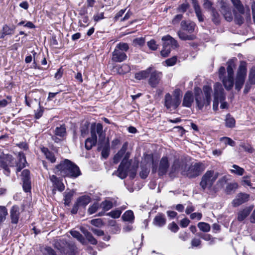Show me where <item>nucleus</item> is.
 I'll use <instances>...</instances> for the list:
<instances>
[{
    "mask_svg": "<svg viewBox=\"0 0 255 255\" xmlns=\"http://www.w3.org/2000/svg\"><path fill=\"white\" fill-rule=\"evenodd\" d=\"M194 91L196 104L199 109L202 110L204 107H207L210 105L212 94V89L210 86H204L202 90L199 87H195Z\"/></svg>",
    "mask_w": 255,
    "mask_h": 255,
    "instance_id": "obj_1",
    "label": "nucleus"
},
{
    "mask_svg": "<svg viewBox=\"0 0 255 255\" xmlns=\"http://www.w3.org/2000/svg\"><path fill=\"white\" fill-rule=\"evenodd\" d=\"M54 172L63 176L74 178L81 174L79 167L68 159H65L58 165L54 169Z\"/></svg>",
    "mask_w": 255,
    "mask_h": 255,
    "instance_id": "obj_2",
    "label": "nucleus"
},
{
    "mask_svg": "<svg viewBox=\"0 0 255 255\" xmlns=\"http://www.w3.org/2000/svg\"><path fill=\"white\" fill-rule=\"evenodd\" d=\"M96 132L99 135V141L102 142L104 140L105 134L103 132V126L101 124L98 123L94 128L92 127L91 131V136L85 141V147L87 149H91L96 145L97 141Z\"/></svg>",
    "mask_w": 255,
    "mask_h": 255,
    "instance_id": "obj_3",
    "label": "nucleus"
},
{
    "mask_svg": "<svg viewBox=\"0 0 255 255\" xmlns=\"http://www.w3.org/2000/svg\"><path fill=\"white\" fill-rule=\"evenodd\" d=\"M247 63L244 61L240 62L235 78V89L239 91L242 88L247 76Z\"/></svg>",
    "mask_w": 255,
    "mask_h": 255,
    "instance_id": "obj_4",
    "label": "nucleus"
},
{
    "mask_svg": "<svg viewBox=\"0 0 255 255\" xmlns=\"http://www.w3.org/2000/svg\"><path fill=\"white\" fill-rule=\"evenodd\" d=\"M163 49L161 51V55L164 57L168 56L171 49H175L178 46L177 41L169 35L162 37Z\"/></svg>",
    "mask_w": 255,
    "mask_h": 255,
    "instance_id": "obj_5",
    "label": "nucleus"
},
{
    "mask_svg": "<svg viewBox=\"0 0 255 255\" xmlns=\"http://www.w3.org/2000/svg\"><path fill=\"white\" fill-rule=\"evenodd\" d=\"M218 177V173L213 170H208L203 175L200 183L203 189L210 188Z\"/></svg>",
    "mask_w": 255,
    "mask_h": 255,
    "instance_id": "obj_6",
    "label": "nucleus"
},
{
    "mask_svg": "<svg viewBox=\"0 0 255 255\" xmlns=\"http://www.w3.org/2000/svg\"><path fill=\"white\" fill-rule=\"evenodd\" d=\"M214 101L213 109L216 111L218 110L219 101L222 102L225 100V95L222 85L216 83L214 86Z\"/></svg>",
    "mask_w": 255,
    "mask_h": 255,
    "instance_id": "obj_7",
    "label": "nucleus"
},
{
    "mask_svg": "<svg viewBox=\"0 0 255 255\" xmlns=\"http://www.w3.org/2000/svg\"><path fill=\"white\" fill-rule=\"evenodd\" d=\"M128 155L127 153L120 164L118 170L115 172L113 175L116 174L121 179H124L127 177L130 167V163L128 160Z\"/></svg>",
    "mask_w": 255,
    "mask_h": 255,
    "instance_id": "obj_8",
    "label": "nucleus"
},
{
    "mask_svg": "<svg viewBox=\"0 0 255 255\" xmlns=\"http://www.w3.org/2000/svg\"><path fill=\"white\" fill-rule=\"evenodd\" d=\"M14 164L11 155L9 154H1L0 156V166L4 170V173L8 175L10 170L8 167L14 166Z\"/></svg>",
    "mask_w": 255,
    "mask_h": 255,
    "instance_id": "obj_9",
    "label": "nucleus"
},
{
    "mask_svg": "<svg viewBox=\"0 0 255 255\" xmlns=\"http://www.w3.org/2000/svg\"><path fill=\"white\" fill-rule=\"evenodd\" d=\"M205 168L206 166L203 163H196L188 168L186 174L190 178L195 177L199 176Z\"/></svg>",
    "mask_w": 255,
    "mask_h": 255,
    "instance_id": "obj_10",
    "label": "nucleus"
},
{
    "mask_svg": "<svg viewBox=\"0 0 255 255\" xmlns=\"http://www.w3.org/2000/svg\"><path fill=\"white\" fill-rule=\"evenodd\" d=\"M150 75L148 80L149 84L152 87H156L160 81L162 77V73L156 70H152L150 73Z\"/></svg>",
    "mask_w": 255,
    "mask_h": 255,
    "instance_id": "obj_11",
    "label": "nucleus"
},
{
    "mask_svg": "<svg viewBox=\"0 0 255 255\" xmlns=\"http://www.w3.org/2000/svg\"><path fill=\"white\" fill-rule=\"evenodd\" d=\"M180 100L178 98H172L171 96L167 93L165 96V106L167 109L173 108L176 109L180 104Z\"/></svg>",
    "mask_w": 255,
    "mask_h": 255,
    "instance_id": "obj_12",
    "label": "nucleus"
},
{
    "mask_svg": "<svg viewBox=\"0 0 255 255\" xmlns=\"http://www.w3.org/2000/svg\"><path fill=\"white\" fill-rule=\"evenodd\" d=\"M250 195L246 193H240L237 194L236 198L232 201V204L233 207H237L249 200Z\"/></svg>",
    "mask_w": 255,
    "mask_h": 255,
    "instance_id": "obj_13",
    "label": "nucleus"
},
{
    "mask_svg": "<svg viewBox=\"0 0 255 255\" xmlns=\"http://www.w3.org/2000/svg\"><path fill=\"white\" fill-rule=\"evenodd\" d=\"M254 207V205H252L239 210L237 213L238 221H243L250 214Z\"/></svg>",
    "mask_w": 255,
    "mask_h": 255,
    "instance_id": "obj_14",
    "label": "nucleus"
},
{
    "mask_svg": "<svg viewBox=\"0 0 255 255\" xmlns=\"http://www.w3.org/2000/svg\"><path fill=\"white\" fill-rule=\"evenodd\" d=\"M127 58L126 54L119 49L115 48L112 53V60L115 62H122Z\"/></svg>",
    "mask_w": 255,
    "mask_h": 255,
    "instance_id": "obj_15",
    "label": "nucleus"
},
{
    "mask_svg": "<svg viewBox=\"0 0 255 255\" xmlns=\"http://www.w3.org/2000/svg\"><path fill=\"white\" fill-rule=\"evenodd\" d=\"M169 167V163L166 157H163L159 163L158 174L160 176L165 174Z\"/></svg>",
    "mask_w": 255,
    "mask_h": 255,
    "instance_id": "obj_16",
    "label": "nucleus"
},
{
    "mask_svg": "<svg viewBox=\"0 0 255 255\" xmlns=\"http://www.w3.org/2000/svg\"><path fill=\"white\" fill-rule=\"evenodd\" d=\"M19 208L17 206H13L10 211V217L12 224H17L19 217Z\"/></svg>",
    "mask_w": 255,
    "mask_h": 255,
    "instance_id": "obj_17",
    "label": "nucleus"
},
{
    "mask_svg": "<svg viewBox=\"0 0 255 255\" xmlns=\"http://www.w3.org/2000/svg\"><path fill=\"white\" fill-rule=\"evenodd\" d=\"M181 27L182 30L191 34L194 31L195 24L193 22L183 20L181 22Z\"/></svg>",
    "mask_w": 255,
    "mask_h": 255,
    "instance_id": "obj_18",
    "label": "nucleus"
},
{
    "mask_svg": "<svg viewBox=\"0 0 255 255\" xmlns=\"http://www.w3.org/2000/svg\"><path fill=\"white\" fill-rule=\"evenodd\" d=\"M234 75H227L221 80L224 87L227 90H230L234 85Z\"/></svg>",
    "mask_w": 255,
    "mask_h": 255,
    "instance_id": "obj_19",
    "label": "nucleus"
},
{
    "mask_svg": "<svg viewBox=\"0 0 255 255\" xmlns=\"http://www.w3.org/2000/svg\"><path fill=\"white\" fill-rule=\"evenodd\" d=\"M193 101L194 98L192 93L190 91H188L185 93L184 96L182 105L184 107H190L193 102Z\"/></svg>",
    "mask_w": 255,
    "mask_h": 255,
    "instance_id": "obj_20",
    "label": "nucleus"
},
{
    "mask_svg": "<svg viewBox=\"0 0 255 255\" xmlns=\"http://www.w3.org/2000/svg\"><path fill=\"white\" fill-rule=\"evenodd\" d=\"M152 67H149L145 70L135 73L134 75L135 78L137 80H140L147 78L152 70Z\"/></svg>",
    "mask_w": 255,
    "mask_h": 255,
    "instance_id": "obj_21",
    "label": "nucleus"
},
{
    "mask_svg": "<svg viewBox=\"0 0 255 255\" xmlns=\"http://www.w3.org/2000/svg\"><path fill=\"white\" fill-rule=\"evenodd\" d=\"M18 160V163H16V172H19L23 168H24L26 163V158L23 153H19Z\"/></svg>",
    "mask_w": 255,
    "mask_h": 255,
    "instance_id": "obj_22",
    "label": "nucleus"
},
{
    "mask_svg": "<svg viewBox=\"0 0 255 255\" xmlns=\"http://www.w3.org/2000/svg\"><path fill=\"white\" fill-rule=\"evenodd\" d=\"M127 147L128 143L126 142L123 144L121 150L115 155L114 157V162L115 163H118L120 161L127 150Z\"/></svg>",
    "mask_w": 255,
    "mask_h": 255,
    "instance_id": "obj_23",
    "label": "nucleus"
},
{
    "mask_svg": "<svg viewBox=\"0 0 255 255\" xmlns=\"http://www.w3.org/2000/svg\"><path fill=\"white\" fill-rule=\"evenodd\" d=\"M221 11L227 21H231L233 19L231 9L230 7L225 5H222Z\"/></svg>",
    "mask_w": 255,
    "mask_h": 255,
    "instance_id": "obj_24",
    "label": "nucleus"
},
{
    "mask_svg": "<svg viewBox=\"0 0 255 255\" xmlns=\"http://www.w3.org/2000/svg\"><path fill=\"white\" fill-rule=\"evenodd\" d=\"M192 1L196 16H197L199 21H203L204 20L203 16L202 14L201 9L198 4L197 0H192Z\"/></svg>",
    "mask_w": 255,
    "mask_h": 255,
    "instance_id": "obj_25",
    "label": "nucleus"
},
{
    "mask_svg": "<svg viewBox=\"0 0 255 255\" xmlns=\"http://www.w3.org/2000/svg\"><path fill=\"white\" fill-rule=\"evenodd\" d=\"M153 223L154 225L162 227L166 223V219L162 214H158L155 217Z\"/></svg>",
    "mask_w": 255,
    "mask_h": 255,
    "instance_id": "obj_26",
    "label": "nucleus"
},
{
    "mask_svg": "<svg viewBox=\"0 0 255 255\" xmlns=\"http://www.w3.org/2000/svg\"><path fill=\"white\" fill-rule=\"evenodd\" d=\"M90 197L85 195L78 198L76 204L79 206H85L90 202Z\"/></svg>",
    "mask_w": 255,
    "mask_h": 255,
    "instance_id": "obj_27",
    "label": "nucleus"
},
{
    "mask_svg": "<svg viewBox=\"0 0 255 255\" xmlns=\"http://www.w3.org/2000/svg\"><path fill=\"white\" fill-rule=\"evenodd\" d=\"M177 34L180 39L183 40H192L195 39V37L193 35L188 34L182 30H179Z\"/></svg>",
    "mask_w": 255,
    "mask_h": 255,
    "instance_id": "obj_28",
    "label": "nucleus"
},
{
    "mask_svg": "<svg viewBox=\"0 0 255 255\" xmlns=\"http://www.w3.org/2000/svg\"><path fill=\"white\" fill-rule=\"evenodd\" d=\"M122 219L125 221L133 222L134 217L133 213L131 210L127 211L122 216Z\"/></svg>",
    "mask_w": 255,
    "mask_h": 255,
    "instance_id": "obj_29",
    "label": "nucleus"
},
{
    "mask_svg": "<svg viewBox=\"0 0 255 255\" xmlns=\"http://www.w3.org/2000/svg\"><path fill=\"white\" fill-rule=\"evenodd\" d=\"M235 7L237 9L240 14L244 13L245 9L243 5L240 0H231Z\"/></svg>",
    "mask_w": 255,
    "mask_h": 255,
    "instance_id": "obj_30",
    "label": "nucleus"
},
{
    "mask_svg": "<svg viewBox=\"0 0 255 255\" xmlns=\"http://www.w3.org/2000/svg\"><path fill=\"white\" fill-rule=\"evenodd\" d=\"M7 215L8 211L6 207L0 205V224L5 221Z\"/></svg>",
    "mask_w": 255,
    "mask_h": 255,
    "instance_id": "obj_31",
    "label": "nucleus"
},
{
    "mask_svg": "<svg viewBox=\"0 0 255 255\" xmlns=\"http://www.w3.org/2000/svg\"><path fill=\"white\" fill-rule=\"evenodd\" d=\"M226 126L229 128H233L235 126L236 121L235 119L230 114L226 116L225 119Z\"/></svg>",
    "mask_w": 255,
    "mask_h": 255,
    "instance_id": "obj_32",
    "label": "nucleus"
},
{
    "mask_svg": "<svg viewBox=\"0 0 255 255\" xmlns=\"http://www.w3.org/2000/svg\"><path fill=\"white\" fill-rule=\"evenodd\" d=\"M233 169L230 170L232 173L241 176L245 172V170L237 165L234 164L232 166Z\"/></svg>",
    "mask_w": 255,
    "mask_h": 255,
    "instance_id": "obj_33",
    "label": "nucleus"
},
{
    "mask_svg": "<svg viewBox=\"0 0 255 255\" xmlns=\"http://www.w3.org/2000/svg\"><path fill=\"white\" fill-rule=\"evenodd\" d=\"M71 235L75 238H76L81 244H85V240L80 233L76 231L72 230L70 231Z\"/></svg>",
    "mask_w": 255,
    "mask_h": 255,
    "instance_id": "obj_34",
    "label": "nucleus"
},
{
    "mask_svg": "<svg viewBox=\"0 0 255 255\" xmlns=\"http://www.w3.org/2000/svg\"><path fill=\"white\" fill-rule=\"evenodd\" d=\"M42 152L44 154L46 158L50 160L52 163L55 161V158L53 154L48 150L47 148L43 147L41 149Z\"/></svg>",
    "mask_w": 255,
    "mask_h": 255,
    "instance_id": "obj_35",
    "label": "nucleus"
},
{
    "mask_svg": "<svg viewBox=\"0 0 255 255\" xmlns=\"http://www.w3.org/2000/svg\"><path fill=\"white\" fill-rule=\"evenodd\" d=\"M81 231L83 232V233L86 236L87 239L89 241V242L93 244V245H96L97 243V240L93 237L92 234L88 232V231L85 230L84 229L82 228Z\"/></svg>",
    "mask_w": 255,
    "mask_h": 255,
    "instance_id": "obj_36",
    "label": "nucleus"
},
{
    "mask_svg": "<svg viewBox=\"0 0 255 255\" xmlns=\"http://www.w3.org/2000/svg\"><path fill=\"white\" fill-rule=\"evenodd\" d=\"M130 70V67L128 64H123L117 68V72L119 74H124L128 72Z\"/></svg>",
    "mask_w": 255,
    "mask_h": 255,
    "instance_id": "obj_37",
    "label": "nucleus"
},
{
    "mask_svg": "<svg viewBox=\"0 0 255 255\" xmlns=\"http://www.w3.org/2000/svg\"><path fill=\"white\" fill-rule=\"evenodd\" d=\"M113 207V203L109 200H105L101 203L100 207L104 211H108Z\"/></svg>",
    "mask_w": 255,
    "mask_h": 255,
    "instance_id": "obj_38",
    "label": "nucleus"
},
{
    "mask_svg": "<svg viewBox=\"0 0 255 255\" xmlns=\"http://www.w3.org/2000/svg\"><path fill=\"white\" fill-rule=\"evenodd\" d=\"M227 75H234V68L235 67V63L233 60H231L227 62Z\"/></svg>",
    "mask_w": 255,
    "mask_h": 255,
    "instance_id": "obj_39",
    "label": "nucleus"
},
{
    "mask_svg": "<svg viewBox=\"0 0 255 255\" xmlns=\"http://www.w3.org/2000/svg\"><path fill=\"white\" fill-rule=\"evenodd\" d=\"M249 82L251 84H255V66H253L250 70Z\"/></svg>",
    "mask_w": 255,
    "mask_h": 255,
    "instance_id": "obj_40",
    "label": "nucleus"
},
{
    "mask_svg": "<svg viewBox=\"0 0 255 255\" xmlns=\"http://www.w3.org/2000/svg\"><path fill=\"white\" fill-rule=\"evenodd\" d=\"M55 133L57 136L63 137L66 134V128L64 126L57 127L55 129Z\"/></svg>",
    "mask_w": 255,
    "mask_h": 255,
    "instance_id": "obj_41",
    "label": "nucleus"
},
{
    "mask_svg": "<svg viewBox=\"0 0 255 255\" xmlns=\"http://www.w3.org/2000/svg\"><path fill=\"white\" fill-rule=\"evenodd\" d=\"M198 227L199 229L204 232H208L210 231L211 227L209 224L205 222H200L198 224Z\"/></svg>",
    "mask_w": 255,
    "mask_h": 255,
    "instance_id": "obj_42",
    "label": "nucleus"
},
{
    "mask_svg": "<svg viewBox=\"0 0 255 255\" xmlns=\"http://www.w3.org/2000/svg\"><path fill=\"white\" fill-rule=\"evenodd\" d=\"M238 187V184L236 183H232L227 185L226 188V192L227 194H230L232 191H235Z\"/></svg>",
    "mask_w": 255,
    "mask_h": 255,
    "instance_id": "obj_43",
    "label": "nucleus"
},
{
    "mask_svg": "<svg viewBox=\"0 0 255 255\" xmlns=\"http://www.w3.org/2000/svg\"><path fill=\"white\" fill-rule=\"evenodd\" d=\"M220 141L224 143L226 145H229L232 146H234L235 145V142L228 137H221L220 138Z\"/></svg>",
    "mask_w": 255,
    "mask_h": 255,
    "instance_id": "obj_44",
    "label": "nucleus"
},
{
    "mask_svg": "<svg viewBox=\"0 0 255 255\" xmlns=\"http://www.w3.org/2000/svg\"><path fill=\"white\" fill-rule=\"evenodd\" d=\"M115 48L119 49L120 51L124 52L127 51L129 49V47L127 43L120 42L117 45Z\"/></svg>",
    "mask_w": 255,
    "mask_h": 255,
    "instance_id": "obj_45",
    "label": "nucleus"
},
{
    "mask_svg": "<svg viewBox=\"0 0 255 255\" xmlns=\"http://www.w3.org/2000/svg\"><path fill=\"white\" fill-rule=\"evenodd\" d=\"M14 27H10L7 25L3 26L2 28V31H3L4 34L6 35H12L14 32Z\"/></svg>",
    "mask_w": 255,
    "mask_h": 255,
    "instance_id": "obj_46",
    "label": "nucleus"
},
{
    "mask_svg": "<svg viewBox=\"0 0 255 255\" xmlns=\"http://www.w3.org/2000/svg\"><path fill=\"white\" fill-rule=\"evenodd\" d=\"M145 42V40L144 38L143 37H139L133 40V45L135 46H143Z\"/></svg>",
    "mask_w": 255,
    "mask_h": 255,
    "instance_id": "obj_47",
    "label": "nucleus"
},
{
    "mask_svg": "<svg viewBox=\"0 0 255 255\" xmlns=\"http://www.w3.org/2000/svg\"><path fill=\"white\" fill-rule=\"evenodd\" d=\"M147 45L150 49L154 51L157 50L158 47V45L154 39H151L147 42Z\"/></svg>",
    "mask_w": 255,
    "mask_h": 255,
    "instance_id": "obj_48",
    "label": "nucleus"
},
{
    "mask_svg": "<svg viewBox=\"0 0 255 255\" xmlns=\"http://www.w3.org/2000/svg\"><path fill=\"white\" fill-rule=\"evenodd\" d=\"M122 214V211L120 210H116L109 212L108 215L113 218H118Z\"/></svg>",
    "mask_w": 255,
    "mask_h": 255,
    "instance_id": "obj_49",
    "label": "nucleus"
},
{
    "mask_svg": "<svg viewBox=\"0 0 255 255\" xmlns=\"http://www.w3.org/2000/svg\"><path fill=\"white\" fill-rule=\"evenodd\" d=\"M73 196V193L71 192L66 193L64 195V204L68 205L71 202Z\"/></svg>",
    "mask_w": 255,
    "mask_h": 255,
    "instance_id": "obj_50",
    "label": "nucleus"
},
{
    "mask_svg": "<svg viewBox=\"0 0 255 255\" xmlns=\"http://www.w3.org/2000/svg\"><path fill=\"white\" fill-rule=\"evenodd\" d=\"M23 181V188L26 192H29L31 189L30 182L29 180H24Z\"/></svg>",
    "mask_w": 255,
    "mask_h": 255,
    "instance_id": "obj_51",
    "label": "nucleus"
},
{
    "mask_svg": "<svg viewBox=\"0 0 255 255\" xmlns=\"http://www.w3.org/2000/svg\"><path fill=\"white\" fill-rule=\"evenodd\" d=\"M99 208V205L98 203H95L91 206L88 210V212L90 215L95 213Z\"/></svg>",
    "mask_w": 255,
    "mask_h": 255,
    "instance_id": "obj_52",
    "label": "nucleus"
},
{
    "mask_svg": "<svg viewBox=\"0 0 255 255\" xmlns=\"http://www.w3.org/2000/svg\"><path fill=\"white\" fill-rule=\"evenodd\" d=\"M203 5L205 9L212 11L214 10L212 7V3L209 0H204Z\"/></svg>",
    "mask_w": 255,
    "mask_h": 255,
    "instance_id": "obj_53",
    "label": "nucleus"
},
{
    "mask_svg": "<svg viewBox=\"0 0 255 255\" xmlns=\"http://www.w3.org/2000/svg\"><path fill=\"white\" fill-rule=\"evenodd\" d=\"M212 15L213 22L216 24L219 23L220 22L219 15L214 9L212 11Z\"/></svg>",
    "mask_w": 255,
    "mask_h": 255,
    "instance_id": "obj_54",
    "label": "nucleus"
},
{
    "mask_svg": "<svg viewBox=\"0 0 255 255\" xmlns=\"http://www.w3.org/2000/svg\"><path fill=\"white\" fill-rule=\"evenodd\" d=\"M180 166H181V164H180V162H179V161L175 160L173 164L172 165V167H171L172 171L173 172H176V171L179 170V168H180Z\"/></svg>",
    "mask_w": 255,
    "mask_h": 255,
    "instance_id": "obj_55",
    "label": "nucleus"
},
{
    "mask_svg": "<svg viewBox=\"0 0 255 255\" xmlns=\"http://www.w3.org/2000/svg\"><path fill=\"white\" fill-rule=\"evenodd\" d=\"M177 61L176 57H173L171 58L168 59L165 61L166 64L168 66L174 65Z\"/></svg>",
    "mask_w": 255,
    "mask_h": 255,
    "instance_id": "obj_56",
    "label": "nucleus"
},
{
    "mask_svg": "<svg viewBox=\"0 0 255 255\" xmlns=\"http://www.w3.org/2000/svg\"><path fill=\"white\" fill-rule=\"evenodd\" d=\"M168 229L173 232H176L179 229V228L176 224L173 222L170 224L168 226Z\"/></svg>",
    "mask_w": 255,
    "mask_h": 255,
    "instance_id": "obj_57",
    "label": "nucleus"
},
{
    "mask_svg": "<svg viewBox=\"0 0 255 255\" xmlns=\"http://www.w3.org/2000/svg\"><path fill=\"white\" fill-rule=\"evenodd\" d=\"M104 18V12L98 13L95 14L93 16V19L95 22H98L100 20Z\"/></svg>",
    "mask_w": 255,
    "mask_h": 255,
    "instance_id": "obj_58",
    "label": "nucleus"
},
{
    "mask_svg": "<svg viewBox=\"0 0 255 255\" xmlns=\"http://www.w3.org/2000/svg\"><path fill=\"white\" fill-rule=\"evenodd\" d=\"M91 223L95 226L100 227L102 225V221L101 219H96L92 220Z\"/></svg>",
    "mask_w": 255,
    "mask_h": 255,
    "instance_id": "obj_59",
    "label": "nucleus"
},
{
    "mask_svg": "<svg viewBox=\"0 0 255 255\" xmlns=\"http://www.w3.org/2000/svg\"><path fill=\"white\" fill-rule=\"evenodd\" d=\"M235 18L237 22L241 24L243 23V18L241 15L238 14L236 11H234Z\"/></svg>",
    "mask_w": 255,
    "mask_h": 255,
    "instance_id": "obj_60",
    "label": "nucleus"
},
{
    "mask_svg": "<svg viewBox=\"0 0 255 255\" xmlns=\"http://www.w3.org/2000/svg\"><path fill=\"white\" fill-rule=\"evenodd\" d=\"M225 74H226V70L225 67H221L219 70V76L220 80H222V78L226 76H225Z\"/></svg>",
    "mask_w": 255,
    "mask_h": 255,
    "instance_id": "obj_61",
    "label": "nucleus"
},
{
    "mask_svg": "<svg viewBox=\"0 0 255 255\" xmlns=\"http://www.w3.org/2000/svg\"><path fill=\"white\" fill-rule=\"evenodd\" d=\"M149 172V170L148 169H142L141 171L140 172V176L142 178H146Z\"/></svg>",
    "mask_w": 255,
    "mask_h": 255,
    "instance_id": "obj_62",
    "label": "nucleus"
},
{
    "mask_svg": "<svg viewBox=\"0 0 255 255\" xmlns=\"http://www.w3.org/2000/svg\"><path fill=\"white\" fill-rule=\"evenodd\" d=\"M29 171L28 170H24L22 172V180H29Z\"/></svg>",
    "mask_w": 255,
    "mask_h": 255,
    "instance_id": "obj_63",
    "label": "nucleus"
},
{
    "mask_svg": "<svg viewBox=\"0 0 255 255\" xmlns=\"http://www.w3.org/2000/svg\"><path fill=\"white\" fill-rule=\"evenodd\" d=\"M189 7V4L187 3L182 4L179 7L178 10L180 12H185Z\"/></svg>",
    "mask_w": 255,
    "mask_h": 255,
    "instance_id": "obj_64",
    "label": "nucleus"
}]
</instances>
